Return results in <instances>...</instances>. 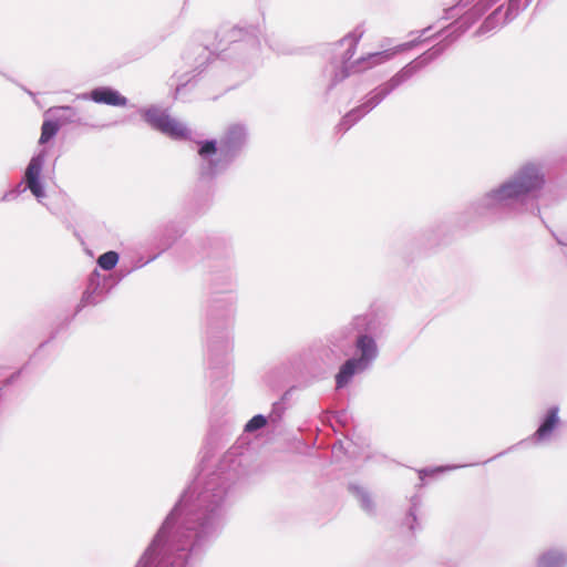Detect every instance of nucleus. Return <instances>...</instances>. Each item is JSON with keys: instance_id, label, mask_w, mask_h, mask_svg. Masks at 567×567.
Instances as JSON below:
<instances>
[{"instance_id": "obj_5", "label": "nucleus", "mask_w": 567, "mask_h": 567, "mask_svg": "<svg viewBox=\"0 0 567 567\" xmlns=\"http://www.w3.org/2000/svg\"><path fill=\"white\" fill-rule=\"evenodd\" d=\"M247 142V131L241 124H233L225 131L217 147L216 141H206L199 148L204 161L203 174L215 175L224 171L239 154Z\"/></svg>"}, {"instance_id": "obj_16", "label": "nucleus", "mask_w": 567, "mask_h": 567, "mask_svg": "<svg viewBox=\"0 0 567 567\" xmlns=\"http://www.w3.org/2000/svg\"><path fill=\"white\" fill-rule=\"evenodd\" d=\"M352 491L358 501L360 502L362 508L367 512H371L373 509V506L369 494L361 487H353Z\"/></svg>"}, {"instance_id": "obj_26", "label": "nucleus", "mask_w": 567, "mask_h": 567, "mask_svg": "<svg viewBox=\"0 0 567 567\" xmlns=\"http://www.w3.org/2000/svg\"><path fill=\"white\" fill-rule=\"evenodd\" d=\"M408 518H412L413 520H415V515H414V513H413V512H411V513L409 514V517H408Z\"/></svg>"}, {"instance_id": "obj_2", "label": "nucleus", "mask_w": 567, "mask_h": 567, "mask_svg": "<svg viewBox=\"0 0 567 567\" xmlns=\"http://www.w3.org/2000/svg\"><path fill=\"white\" fill-rule=\"evenodd\" d=\"M545 184L543 166L534 162L525 163L474 202L473 209L480 215H492L495 219L514 216L523 210L527 199L538 196Z\"/></svg>"}, {"instance_id": "obj_9", "label": "nucleus", "mask_w": 567, "mask_h": 567, "mask_svg": "<svg viewBox=\"0 0 567 567\" xmlns=\"http://www.w3.org/2000/svg\"><path fill=\"white\" fill-rule=\"evenodd\" d=\"M90 99L97 104L111 106H125L127 99L117 90L110 86H100L90 92Z\"/></svg>"}, {"instance_id": "obj_19", "label": "nucleus", "mask_w": 567, "mask_h": 567, "mask_svg": "<svg viewBox=\"0 0 567 567\" xmlns=\"http://www.w3.org/2000/svg\"><path fill=\"white\" fill-rule=\"evenodd\" d=\"M498 14V10H496L495 12H493V14H491L484 22L483 24L481 25L480 28V32L483 33V32H487V31H491L495 28V24H494V21L496 20V17Z\"/></svg>"}, {"instance_id": "obj_23", "label": "nucleus", "mask_w": 567, "mask_h": 567, "mask_svg": "<svg viewBox=\"0 0 567 567\" xmlns=\"http://www.w3.org/2000/svg\"><path fill=\"white\" fill-rule=\"evenodd\" d=\"M467 3H468V0H461L460 3L456 7L450 8L447 12H453V11L457 10L458 8H461V7L467 6Z\"/></svg>"}, {"instance_id": "obj_20", "label": "nucleus", "mask_w": 567, "mask_h": 567, "mask_svg": "<svg viewBox=\"0 0 567 567\" xmlns=\"http://www.w3.org/2000/svg\"><path fill=\"white\" fill-rule=\"evenodd\" d=\"M367 324V319L363 317H358L353 320L351 323V328L357 330L358 332H361Z\"/></svg>"}, {"instance_id": "obj_25", "label": "nucleus", "mask_w": 567, "mask_h": 567, "mask_svg": "<svg viewBox=\"0 0 567 567\" xmlns=\"http://www.w3.org/2000/svg\"><path fill=\"white\" fill-rule=\"evenodd\" d=\"M13 194H16V192H14V190L7 193V194L3 196V199H9Z\"/></svg>"}, {"instance_id": "obj_14", "label": "nucleus", "mask_w": 567, "mask_h": 567, "mask_svg": "<svg viewBox=\"0 0 567 567\" xmlns=\"http://www.w3.org/2000/svg\"><path fill=\"white\" fill-rule=\"evenodd\" d=\"M118 262V254L111 250L102 254L97 259V265L104 270H112Z\"/></svg>"}, {"instance_id": "obj_10", "label": "nucleus", "mask_w": 567, "mask_h": 567, "mask_svg": "<svg viewBox=\"0 0 567 567\" xmlns=\"http://www.w3.org/2000/svg\"><path fill=\"white\" fill-rule=\"evenodd\" d=\"M558 412V406H551L548 410L544 421L542 422L537 431L534 433V440H536L537 442H544L548 441L551 437L554 431L557 429L559 424Z\"/></svg>"}, {"instance_id": "obj_22", "label": "nucleus", "mask_w": 567, "mask_h": 567, "mask_svg": "<svg viewBox=\"0 0 567 567\" xmlns=\"http://www.w3.org/2000/svg\"><path fill=\"white\" fill-rule=\"evenodd\" d=\"M243 33V30L241 29H234L231 30V42L236 43V42H241L244 40V38H239L238 35Z\"/></svg>"}, {"instance_id": "obj_3", "label": "nucleus", "mask_w": 567, "mask_h": 567, "mask_svg": "<svg viewBox=\"0 0 567 567\" xmlns=\"http://www.w3.org/2000/svg\"><path fill=\"white\" fill-rule=\"evenodd\" d=\"M363 35V31L354 30L353 32L341 39L336 45V59L330 63L328 72L333 75L332 82H337L347 78L350 73L363 72L375 65L382 64L392 59L396 53L412 48L414 41L403 43L391 50L369 53L359 58L353 62H349L354 55L357 45Z\"/></svg>"}, {"instance_id": "obj_21", "label": "nucleus", "mask_w": 567, "mask_h": 567, "mask_svg": "<svg viewBox=\"0 0 567 567\" xmlns=\"http://www.w3.org/2000/svg\"><path fill=\"white\" fill-rule=\"evenodd\" d=\"M457 467L458 466L436 467V468H432V470H422V471H420V476L422 478L424 475L434 474V473H437V472H443V471H446V470H452V468H457Z\"/></svg>"}, {"instance_id": "obj_8", "label": "nucleus", "mask_w": 567, "mask_h": 567, "mask_svg": "<svg viewBox=\"0 0 567 567\" xmlns=\"http://www.w3.org/2000/svg\"><path fill=\"white\" fill-rule=\"evenodd\" d=\"M45 151H41L34 155L27 166L23 178L25 188L29 189L39 202L45 197L44 186L41 182V174L45 163Z\"/></svg>"}, {"instance_id": "obj_4", "label": "nucleus", "mask_w": 567, "mask_h": 567, "mask_svg": "<svg viewBox=\"0 0 567 567\" xmlns=\"http://www.w3.org/2000/svg\"><path fill=\"white\" fill-rule=\"evenodd\" d=\"M445 44H437L433 47L431 50L405 65L399 73H396L389 82L377 87L372 91L367 97L365 102L361 104L358 109L349 112L341 121L340 127L344 131L349 130L351 125H353L359 118L368 114L371 110H373L377 105L381 103V101L390 94L395 87L405 82L412 75H414L419 70L424 68L427 63L439 56L444 49Z\"/></svg>"}, {"instance_id": "obj_12", "label": "nucleus", "mask_w": 567, "mask_h": 567, "mask_svg": "<svg viewBox=\"0 0 567 567\" xmlns=\"http://www.w3.org/2000/svg\"><path fill=\"white\" fill-rule=\"evenodd\" d=\"M496 1L497 0H482L477 3L470 12L466 13L465 17H463L462 22H460V28H462L461 32L467 30L471 23L481 17Z\"/></svg>"}, {"instance_id": "obj_13", "label": "nucleus", "mask_w": 567, "mask_h": 567, "mask_svg": "<svg viewBox=\"0 0 567 567\" xmlns=\"http://www.w3.org/2000/svg\"><path fill=\"white\" fill-rule=\"evenodd\" d=\"M59 128H60V125H59L58 122H55V121H45L42 124L41 135H40L39 143L40 144L48 143L53 136H55V134L58 133Z\"/></svg>"}, {"instance_id": "obj_18", "label": "nucleus", "mask_w": 567, "mask_h": 567, "mask_svg": "<svg viewBox=\"0 0 567 567\" xmlns=\"http://www.w3.org/2000/svg\"><path fill=\"white\" fill-rule=\"evenodd\" d=\"M522 0H509L504 22L513 20L520 8Z\"/></svg>"}, {"instance_id": "obj_15", "label": "nucleus", "mask_w": 567, "mask_h": 567, "mask_svg": "<svg viewBox=\"0 0 567 567\" xmlns=\"http://www.w3.org/2000/svg\"><path fill=\"white\" fill-rule=\"evenodd\" d=\"M50 112L59 113L62 112L63 114H56L58 121H61L63 123H71L74 121L76 112L71 106H59L55 109H51Z\"/></svg>"}, {"instance_id": "obj_6", "label": "nucleus", "mask_w": 567, "mask_h": 567, "mask_svg": "<svg viewBox=\"0 0 567 567\" xmlns=\"http://www.w3.org/2000/svg\"><path fill=\"white\" fill-rule=\"evenodd\" d=\"M355 344L360 352V358L349 359L342 364L339 373L336 375L338 389L346 386L355 373L367 370L378 355V348L373 338L360 334Z\"/></svg>"}, {"instance_id": "obj_1", "label": "nucleus", "mask_w": 567, "mask_h": 567, "mask_svg": "<svg viewBox=\"0 0 567 567\" xmlns=\"http://www.w3.org/2000/svg\"><path fill=\"white\" fill-rule=\"evenodd\" d=\"M226 493L219 475L197 478L182 495L136 567H186L220 532Z\"/></svg>"}, {"instance_id": "obj_7", "label": "nucleus", "mask_w": 567, "mask_h": 567, "mask_svg": "<svg viewBox=\"0 0 567 567\" xmlns=\"http://www.w3.org/2000/svg\"><path fill=\"white\" fill-rule=\"evenodd\" d=\"M141 114L153 128L158 130L171 138L186 140L190 135V131L184 123L172 117L166 111H162L158 107L153 106L141 110Z\"/></svg>"}, {"instance_id": "obj_17", "label": "nucleus", "mask_w": 567, "mask_h": 567, "mask_svg": "<svg viewBox=\"0 0 567 567\" xmlns=\"http://www.w3.org/2000/svg\"><path fill=\"white\" fill-rule=\"evenodd\" d=\"M267 423V420L264 415L257 414L252 419L248 421V423L245 425V431L247 432H254L256 430H259L264 427Z\"/></svg>"}, {"instance_id": "obj_11", "label": "nucleus", "mask_w": 567, "mask_h": 567, "mask_svg": "<svg viewBox=\"0 0 567 567\" xmlns=\"http://www.w3.org/2000/svg\"><path fill=\"white\" fill-rule=\"evenodd\" d=\"M567 556L558 550H548L540 555L537 560V567H566Z\"/></svg>"}, {"instance_id": "obj_24", "label": "nucleus", "mask_w": 567, "mask_h": 567, "mask_svg": "<svg viewBox=\"0 0 567 567\" xmlns=\"http://www.w3.org/2000/svg\"><path fill=\"white\" fill-rule=\"evenodd\" d=\"M76 99H79V100H83V101L91 100V99H90V93H82V94H79V95H76Z\"/></svg>"}, {"instance_id": "obj_27", "label": "nucleus", "mask_w": 567, "mask_h": 567, "mask_svg": "<svg viewBox=\"0 0 567 567\" xmlns=\"http://www.w3.org/2000/svg\"><path fill=\"white\" fill-rule=\"evenodd\" d=\"M240 48H241V44L239 43V44H236V45L234 47V50L236 51V50H239Z\"/></svg>"}]
</instances>
